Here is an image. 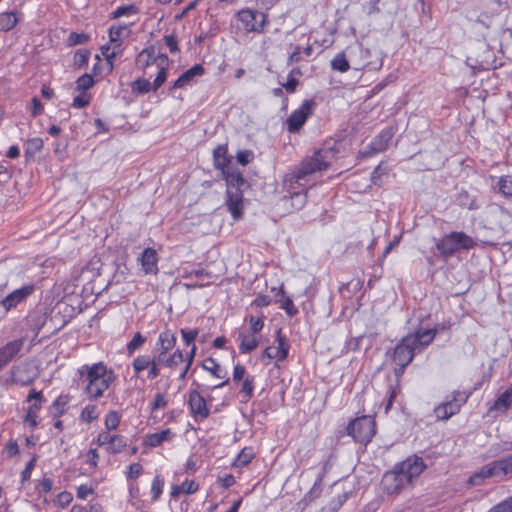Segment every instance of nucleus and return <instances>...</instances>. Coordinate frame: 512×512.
<instances>
[{
    "label": "nucleus",
    "instance_id": "1",
    "mask_svg": "<svg viewBox=\"0 0 512 512\" xmlns=\"http://www.w3.org/2000/svg\"><path fill=\"white\" fill-rule=\"evenodd\" d=\"M426 468L421 457H408L397 464L392 471L386 472L381 480L383 492L387 495H397L405 489L413 479L417 478Z\"/></svg>",
    "mask_w": 512,
    "mask_h": 512
},
{
    "label": "nucleus",
    "instance_id": "2",
    "mask_svg": "<svg viewBox=\"0 0 512 512\" xmlns=\"http://www.w3.org/2000/svg\"><path fill=\"white\" fill-rule=\"evenodd\" d=\"M436 333V329H418L400 340L392 353V359L398 366L394 369L397 376L403 374L416 352H421L434 340Z\"/></svg>",
    "mask_w": 512,
    "mask_h": 512
},
{
    "label": "nucleus",
    "instance_id": "3",
    "mask_svg": "<svg viewBox=\"0 0 512 512\" xmlns=\"http://www.w3.org/2000/svg\"><path fill=\"white\" fill-rule=\"evenodd\" d=\"M333 157V152L328 148L315 150L311 156L302 160L297 169L285 176L284 185L288 189H296L295 185L304 187L307 183L306 177L315 172L326 170L330 166Z\"/></svg>",
    "mask_w": 512,
    "mask_h": 512
},
{
    "label": "nucleus",
    "instance_id": "4",
    "mask_svg": "<svg viewBox=\"0 0 512 512\" xmlns=\"http://www.w3.org/2000/svg\"><path fill=\"white\" fill-rule=\"evenodd\" d=\"M78 372L85 377L87 381L85 392L92 400L102 397L116 379L115 373L108 370L103 362L95 363L92 366L83 365Z\"/></svg>",
    "mask_w": 512,
    "mask_h": 512
},
{
    "label": "nucleus",
    "instance_id": "5",
    "mask_svg": "<svg viewBox=\"0 0 512 512\" xmlns=\"http://www.w3.org/2000/svg\"><path fill=\"white\" fill-rule=\"evenodd\" d=\"M168 63V56L156 55L154 46L143 49L136 57V65L140 69H146L153 64L157 65L158 72L153 81V91L158 90L166 82Z\"/></svg>",
    "mask_w": 512,
    "mask_h": 512
},
{
    "label": "nucleus",
    "instance_id": "6",
    "mask_svg": "<svg viewBox=\"0 0 512 512\" xmlns=\"http://www.w3.org/2000/svg\"><path fill=\"white\" fill-rule=\"evenodd\" d=\"M490 477L512 478V454L483 466L469 477L468 483L482 485L484 480Z\"/></svg>",
    "mask_w": 512,
    "mask_h": 512
},
{
    "label": "nucleus",
    "instance_id": "7",
    "mask_svg": "<svg viewBox=\"0 0 512 512\" xmlns=\"http://www.w3.org/2000/svg\"><path fill=\"white\" fill-rule=\"evenodd\" d=\"M476 242L464 232H451L441 238L436 248L444 259L451 257L459 249H471Z\"/></svg>",
    "mask_w": 512,
    "mask_h": 512
},
{
    "label": "nucleus",
    "instance_id": "8",
    "mask_svg": "<svg viewBox=\"0 0 512 512\" xmlns=\"http://www.w3.org/2000/svg\"><path fill=\"white\" fill-rule=\"evenodd\" d=\"M376 431L375 421L371 416H362L352 420L347 426V433L356 442L367 444Z\"/></svg>",
    "mask_w": 512,
    "mask_h": 512
},
{
    "label": "nucleus",
    "instance_id": "9",
    "mask_svg": "<svg viewBox=\"0 0 512 512\" xmlns=\"http://www.w3.org/2000/svg\"><path fill=\"white\" fill-rule=\"evenodd\" d=\"M315 107L316 102L313 99L303 101L301 106L287 119L288 130L290 132L298 131L304 125L308 117L313 114Z\"/></svg>",
    "mask_w": 512,
    "mask_h": 512
},
{
    "label": "nucleus",
    "instance_id": "10",
    "mask_svg": "<svg viewBox=\"0 0 512 512\" xmlns=\"http://www.w3.org/2000/svg\"><path fill=\"white\" fill-rule=\"evenodd\" d=\"M26 401H34V403L27 408L26 415L24 417V422L33 429L38 425V413L41 410L45 399L43 397L42 391H36L35 389H32L29 392Z\"/></svg>",
    "mask_w": 512,
    "mask_h": 512
},
{
    "label": "nucleus",
    "instance_id": "11",
    "mask_svg": "<svg viewBox=\"0 0 512 512\" xmlns=\"http://www.w3.org/2000/svg\"><path fill=\"white\" fill-rule=\"evenodd\" d=\"M276 342V346H269L264 350L262 354V360L267 358L269 360L277 359L278 361H283L287 358L289 352V344L286 337L282 334L281 329L276 331Z\"/></svg>",
    "mask_w": 512,
    "mask_h": 512
},
{
    "label": "nucleus",
    "instance_id": "12",
    "mask_svg": "<svg viewBox=\"0 0 512 512\" xmlns=\"http://www.w3.org/2000/svg\"><path fill=\"white\" fill-rule=\"evenodd\" d=\"M34 291L32 284L24 285L23 287L16 289L9 293L7 296L2 298L0 301V307L3 308L4 313H7L11 309L17 307L18 304L23 302L28 296Z\"/></svg>",
    "mask_w": 512,
    "mask_h": 512
},
{
    "label": "nucleus",
    "instance_id": "13",
    "mask_svg": "<svg viewBox=\"0 0 512 512\" xmlns=\"http://www.w3.org/2000/svg\"><path fill=\"white\" fill-rule=\"evenodd\" d=\"M237 16L246 31H260L265 23V17L262 13L249 9L241 10Z\"/></svg>",
    "mask_w": 512,
    "mask_h": 512
},
{
    "label": "nucleus",
    "instance_id": "14",
    "mask_svg": "<svg viewBox=\"0 0 512 512\" xmlns=\"http://www.w3.org/2000/svg\"><path fill=\"white\" fill-rule=\"evenodd\" d=\"M23 346V339H15L0 347V371L19 355Z\"/></svg>",
    "mask_w": 512,
    "mask_h": 512
},
{
    "label": "nucleus",
    "instance_id": "15",
    "mask_svg": "<svg viewBox=\"0 0 512 512\" xmlns=\"http://www.w3.org/2000/svg\"><path fill=\"white\" fill-rule=\"evenodd\" d=\"M225 204L234 220L243 215V190L227 189Z\"/></svg>",
    "mask_w": 512,
    "mask_h": 512
},
{
    "label": "nucleus",
    "instance_id": "16",
    "mask_svg": "<svg viewBox=\"0 0 512 512\" xmlns=\"http://www.w3.org/2000/svg\"><path fill=\"white\" fill-rule=\"evenodd\" d=\"M188 404L193 416L196 419H206L209 416L210 412L206 401L198 391H190Z\"/></svg>",
    "mask_w": 512,
    "mask_h": 512
},
{
    "label": "nucleus",
    "instance_id": "17",
    "mask_svg": "<svg viewBox=\"0 0 512 512\" xmlns=\"http://www.w3.org/2000/svg\"><path fill=\"white\" fill-rule=\"evenodd\" d=\"M460 398H454L451 401L445 402L437 406L434 410L436 418L439 420H447L451 416L455 415L461 405L466 401V398L459 394Z\"/></svg>",
    "mask_w": 512,
    "mask_h": 512
},
{
    "label": "nucleus",
    "instance_id": "18",
    "mask_svg": "<svg viewBox=\"0 0 512 512\" xmlns=\"http://www.w3.org/2000/svg\"><path fill=\"white\" fill-rule=\"evenodd\" d=\"M139 261L145 274H156L158 272V257L155 249L146 248L142 252Z\"/></svg>",
    "mask_w": 512,
    "mask_h": 512
},
{
    "label": "nucleus",
    "instance_id": "19",
    "mask_svg": "<svg viewBox=\"0 0 512 512\" xmlns=\"http://www.w3.org/2000/svg\"><path fill=\"white\" fill-rule=\"evenodd\" d=\"M204 74V68L202 65L197 64L186 70L183 74L179 76V78L174 82L171 89L184 88L187 85H190L193 79L196 76H201Z\"/></svg>",
    "mask_w": 512,
    "mask_h": 512
},
{
    "label": "nucleus",
    "instance_id": "20",
    "mask_svg": "<svg viewBox=\"0 0 512 512\" xmlns=\"http://www.w3.org/2000/svg\"><path fill=\"white\" fill-rule=\"evenodd\" d=\"M157 362L161 364V366L169 367L174 369L178 367L184 361V355L181 350H176L173 354H168V352H157L156 354Z\"/></svg>",
    "mask_w": 512,
    "mask_h": 512
},
{
    "label": "nucleus",
    "instance_id": "21",
    "mask_svg": "<svg viewBox=\"0 0 512 512\" xmlns=\"http://www.w3.org/2000/svg\"><path fill=\"white\" fill-rule=\"evenodd\" d=\"M223 174L227 182V189L243 190V187L248 186L247 181L239 171L224 170Z\"/></svg>",
    "mask_w": 512,
    "mask_h": 512
},
{
    "label": "nucleus",
    "instance_id": "22",
    "mask_svg": "<svg viewBox=\"0 0 512 512\" xmlns=\"http://www.w3.org/2000/svg\"><path fill=\"white\" fill-rule=\"evenodd\" d=\"M176 344V335L170 330H165L159 334L156 344V352H169Z\"/></svg>",
    "mask_w": 512,
    "mask_h": 512
},
{
    "label": "nucleus",
    "instance_id": "23",
    "mask_svg": "<svg viewBox=\"0 0 512 512\" xmlns=\"http://www.w3.org/2000/svg\"><path fill=\"white\" fill-rule=\"evenodd\" d=\"M213 159L215 168L224 172L230 163V158L228 157L227 153V146L218 145L213 151Z\"/></svg>",
    "mask_w": 512,
    "mask_h": 512
},
{
    "label": "nucleus",
    "instance_id": "24",
    "mask_svg": "<svg viewBox=\"0 0 512 512\" xmlns=\"http://www.w3.org/2000/svg\"><path fill=\"white\" fill-rule=\"evenodd\" d=\"M393 133L390 130L382 131L377 137L373 139L370 144L371 149L374 152H382L387 147L389 142L392 140Z\"/></svg>",
    "mask_w": 512,
    "mask_h": 512
},
{
    "label": "nucleus",
    "instance_id": "25",
    "mask_svg": "<svg viewBox=\"0 0 512 512\" xmlns=\"http://www.w3.org/2000/svg\"><path fill=\"white\" fill-rule=\"evenodd\" d=\"M172 437V432L170 429L162 430L157 433L149 434L145 437L144 443L149 447H157L161 445L164 441L170 440Z\"/></svg>",
    "mask_w": 512,
    "mask_h": 512
},
{
    "label": "nucleus",
    "instance_id": "26",
    "mask_svg": "<svg viewBox=\"0 0 512 512\" xmlns=\"http://www.w3.org/2000/svg\"><path fill=\"white\" fill-rule=\"evenodd\" d=\"M238 339L240 340L239 350L243 354L253 351L259 345V341L254 335L240 333Z\"/></svg>",
    "mask_w": 512,
    "mask_h": 512
},
{
    "label": "nucleus",
    "instance_id": "27",
    "mask_svg": "<svg viewBox=\"0 0 512 512\" xmlns=\"http://www.w3.org/2000/svg\"><path fill=\"white\" fill-rule=\"evenodd\" d=\"M512 405V387L504 391L494 402L491 410L507 411Z\"/></svg>",
    "mask_w": 512,
    "mask_h": 512
},
{
    "label": "nucleus",
    "instance_id": "28",
    "mask_svg": "<svg viewBox=\"0 0 512 512\" xmlns=\"http://www.w3.org/2000/svg\"><path fill=\"white\" fill-rule=\"evenodd\" d=\"M18 23V18L14 12H4L0 14V31L8 32Z\"/></svg>",
    "mask_w": 512,
    "mask_h": 512
},
{
    "label": "nucleus",
    "instance_id": "29",
    "mask_svg": "<svg viewBox=\"0 0 512 512\" xmlns=\"http://www.w3.org/2000/svg\"><path fill=\"white\" fill-rule=\"evenodd\" d=\"M279 295H282V299H276V303H279L280 308L285 310L288 316L292 317L298 313L297 308L294 306L291 298L285 296L284 290L281 288L279 290Z\"/></svg>",
    "mask_w": 512,
    "mask_h": 512
},
{
    "label": "nucleus",
    "instance_id": "30",
    "mask_svg": "<svg viewBox=\"0 0 512 512\" xmlns=\"http://www.w3.org/2000/svg\"><path fill=\"white\" fill-rule=\"evenodd\" d=\"M25 366H16L13 367L11 370V381L14 384H20L22 386L29 385L33 381V377H23L21 375L22 371L24 370Z\"/></svg>",
    "mask_w": 512,
    "mask_h": 512
},
{
    "label": "nucleus",
    "instance_id": "31",
    "mask_svg": "<svg viewBox=\"0 0 512 512\" xmlns=\"http://www.w3.org/2000/svg\"><path fill=\"white\" fill-rule=\"evenodd\" d=\"M202 368L217 378H224L226 375V373H222L221 366L211 357L203 362Z\"/></svg>",
    "mask_w": 512,
    "mask_h": 512
},
{
    "label": "nucleus",
    "instance_id": "32",
    "mask_svg": "<svg viewBox=\"0 0 512 512\" xmlns=\"http://www.w3.org/2000/svg\"><path fill=\"white\" fill-rule=\"evenodd\" d=\"M498 192L505 197H512V176L506 175L498 179Z\"/></svg>",
    "mask_w": 512,
    "mask_h": 512
},
{
    "label": "nucleus",
    "instance_id": "33",
    "mask_svg": "<svg viewBox=\"0 0 512 512\" xmlns=\"http://www.w3.org/2000/svg\"><path fill=\"white\" fill-rule=\"evenodd\" d=\"M42 148L43 140L41 138H31L27 141L25 155L26 157H34L37 153H39L42 150Z\"/></svg>",
    "mask_w": 512,
    "mask_h": 512
},
{
    "label": "nucleus",
    "instance_id": "34",
    "mask_svg": "<svg viewBox=\"0 0 512 512\" xmlns=\"http://www.w3.org/2000/svg\"><path fill=\"white\" fill-rule=\"evenodd\" d=\"M68 402H69V397L67 395H60L59 397H57V399L51 405L52 414L55 417H58V416H61L62 414H64Z\"/></svg>",
    "mask_w": 512,
    "mask_h": 512
},
{
    "label": "nucleus",
    "instance_id": "35",
    "mask_svg": "<svg viewBox=\"0 0 512 512\" xmlns=\"http://www.w3.org/2000/svg\"><path fill=\"white\" fill-rule=\"evenodd\" d=\"M132 92L139 94H146L150 90H153V84H151L147 79L138 78L131 84Z\"/></svg>",
    "mask_w": 512,
    "mask_h": 512
},
{
    "label": "nucleus",
    "instance_id": "36",
    "mask_svg": "<svg viewBox=\"0 0 512 512\" xmlns=\"http://www.w3.org/2000/svg\"><path fill=\"white\" fill-rule=\"evenodd\" d=\"M331 67L333 70L339 72H346L349 70V62L347 61L344 53H338L331 61Z\"/></svg>",
    "mask_w": 512,
    "mask_h": 512
},
{
    "label": "nucleus",
    "instance_id": "37",
    "mask_svg": "<svg viewBox=\"0 0 512 512\" xmlns=\"http://www.w3.org/2000/svg\"><path fill=\"white\" fill-rule=\"evenodd\" d=\"M253 390H254V377L253 376H247L241 386L240 393L243 396V402H247L251 399L253 396Z\"/></svg>",
    "mask_w": 512,
    "mask_h": 512
},
{
    "label": "nucleus",
    "instance_id": "38",
    "mask_svg": "<svg viewBox=\"0 0 512 512\" xmlns=\"http://www.w3.org/2000/svg\"><path fill=\"white\" fill-rule=\"evenodd\" d=\"M139 12L138 7L135 5L119 6L116 10L111 13L112 19H117L123 16L135 15Z\"/></svg>",
    "mask_w": 512,
    "mask_h": 512
},
{
    "label": "nucleus",
    "instance_id": "39",
    "mask_svg": "<svg viewBox=\"0 0 512 512\" xmlns=\"http://www.w3.org/2000/svg\"><path fill=\"white\" fill-rule=\"evenodd\" d=\"M151 358L152 357L149 355H139L133 360L132 366L136 375L145 369H148Z\"/></svg>",
    "mask_w": 512,
    "mask_h": 512
},
{
    "label": "nucleus",
    "instance_id": "40",
    "mask_svg": "<svg viewBox=\"0 0 512 512\" xmlns=\"http://www.w3.org/2000/svg\"><path fill=\"white\" fill-rule=\"evenodd\" d=\"M145 341V337L140 332L135 333L133 338L126 346L128 355H132L136 350L141 348Z\"/></svg>",
    "mask_w": 512,
    "mask_h": 512
},
{
    "label": "nucleus",
    "instance_id": "41",
    "mask_svg": "<svg viewBox=\"0 0 512 512\" xmlns=\"http://www.w3.org/2000/svg\"><path fill=\"white\" fill-rule=\"evenodd\" d=\"M348 499V495L341 494L338 495L336 498H333L328 505L324 506L322 509L326 512H337L342 505L346 502Z\"/></svg>",
    "mask_w": 512,
    "mask_h": 512
},
{
    "label": "nucleus",
    "instance_id": "42",
    "mask_svg": "<svg viewBox=\"0 0 512 512\" xmlns=\"http://www.w3.org/2000/svg\"><path fill=\"white\" fill-rule=\"evenodd\" d=\"M99 417V412L95 405H87L81 412L80 418L82 421L91 423Z\"/></svg>",
    "mask_w": 512,
    "mask_h": 512
},
{
    "label": "nucleus",
    "instance_id": "43",
    "mask_svg": "<svg viewBox=\"0 0 512 512\" xmlns=\"http://www.w3.org/2000/svg\"><path fill=\"white\" fill-rule=\"evenodd\" d=\"M126 446V442L122 436L113 435L112 440L108 446V450L112 454L121 452Z\"/></svg>",
    "mask_w": 512,
    "mask_h": 512
},
{
    "label": "nucleus",
    "instance_id": "44",
    "mask_svg": "<svg viewBox=\"0 0 512 512\" xmlns=\"http://www.w3.org/2000/svg\"><path fill=\"white\" fill-rule=\"evenodd\" d=\"M120 423V415L116 411H110L105 417V427L108 431L116 430Z\"/></svg>",
    "mask_w": 512,
    "mask_h": 512
},
{
    "label": "nucleus",
    "instance_id": "45",
    "mask_svg": "<svg viewBox=\"0 0 512 512\" xmlns=\"http://www.w3.org/2000/svg\"><path fill=\"white\" fill-rule=\"evenodd\" d=\"M94 85V79L90 74L80 76L76 81V88L79 91L85 92Z\"/></svg>",
    "mask_w": 512,
    "mask_h": 512
},
{
    "label": "nucleus",
    "instance_id": "46",
    "mask_svg": "<svg viewBox=\"0 0 512 512\" xmlns=\"http://www.w3.org/2000/svg\"><path fill=\"white\" fill-rule=\"evenodd\" d=\"M163 487H164V480L161 476L157 475L153 479L152 485H151V494H152V499L154 501H157L159 499L160 495L162 494Z\"/></svg>",
    "mask_w": 512,
    "mask_h": 512
},
{
    "label": "nucleus",
    "instance_id": "47",
    "mask_svg": "<svg viewBox=\"0 0 512 512\" xmlns=\"http://www.w3.org/2000/svg\"><path fill=\"white\" fill-rule=\"evenodd\" d=\"M294 74H300L299 69L294 68L288 75V80L286 83L282 84V87L285 88V90L288 93H294L296 91V88L299 84L298 79H296L293 75Z\"/></svg>",
    "mask_w": 512,
    "mask_h": 512
},
{
    "label": "nucleus",
    "instance_id": "48",
    "mask_svg": "<svg viewBox=\"0 0 512 512\" xmlns=\"http://www.w3.org/2000/svg\"><path fill=\"white\" fill-rule=\"evenodd\" d=\"M253 459V453L251 450L243 449L237 456L234 465L236 467H244L248 465Z\"/></svg>",
    "mask_w": 512,
    "mask_h": 512
},
{
    "label": "nucleus",
    "instance_id": "49",
    "mask_svg": "<svg viewBox=\"0 0 512 512\" xmlns=\"http://www.w3.org/2000/svg\"><path fill=\"white\" fill-rule=\"evenodd\" d=\"M127 29L126 25H112L109 29V40L110 42L120 41V37L123 32Z\"/></svg>",
    "mask_w": 512,
    "mask_h": 512
},
{
    "label": "nucleus",
    "instance_id": "50",
    "mask_svg": "<svg viewBox=\"0 0 512 512\" xmlns=\"http://www.w3.org/2000/svg\"><path fill=\"white\" fill-rule=\"evenodd\" d=\"M89 40V36L85 33H70L68 43L71 46L85 44Z\"/></svg>",
    "mask_w": 512,
    "mask_h": 512
},
{
    "label": "nucleus",
    "instance_id": "51",
    "mask_svg": "<svg viewBox=\"0 0 512 512\" xmlns=\"http://www.w3.org/2000/svg\"><path fill=\"white\" fill-rule=\"evenodd\" d=\"M161 364L157 362V357L154 355L150 360V365L148 366V378L155 379L160 375Z\"/></svg>",
    "mask_w": 512,
    "mask_h": 512
},
{
    "label": "nucleus",
    "instance_id": "52",
    "mask_svg": "<svg viewBox=\"0 0 512 512\" xmlns=\"http://www.w3.org/2000/svg\"><path fill=\"white\" fill-rule=\"evenodd\" d=\"M253 158L254 154L251 150H241L236 155L237 162L241 165L249 164Z\"/></svg>",
    "mask_w": 512,
    "mask_h": 512
},
{
    "label": "nucleus",
    "instance_id": "53",
    "mask_svg": "<svg viewBox=\"0 0 512 512\" xmlns=\"http://www.w3.org/2000/svg\"><path fill=\"white\" fill-rule=\"evenodd\" d=\"M90 52L88 50H79L74 55V63L77 66H84L88 63Z\"/></svg>",
    "mask_w": 512,
    "mask_h": 512
},
{
    "label": "nucleus",
    "instance_id": "54",
    "mask_svg": "<svg viewBox=\"0 0 512 512\" xmlns=\"http://www.w3.org/2000/svg\"><path fill=\"white\" fill-rule=\"evenodd\" d=\"M181 334H182L183 341L187 345H190L197 338V336L199 334V330L198 329H193V330L181 329Z\"/></svg>",
    "mask_w": 512,
    "mask_h": 512
},
{
    "label": "nucleus",
    "instance_id": "55",
    "mask_svg": "<svg viewBox=\"0 0 512 512\" xmlns=\"http://www.w3.org/2000/svg\"><path fill=\"white\" fill-rule=\"evenodd\" d=\"M163 40H164L165 44L167 45V47L169 48L171 53L174 54L179 51L177 39L173 34L165 35Z\"/></svg>",
    "mask_w": 512,
    "mask_h": 512
},
{
    "label": "nucleus",
    "instance_id": "56",
    "mask_svg": "<svg viewBox=\"0 0 512 512\" xmlns=\"http://www.w3.org/2000/svg\"><path fill=\"white\" fill-rule=\"evenodd\" d=\"M182 491L188 495L194 494L199 486L194 480H186L181 485Z\"/></svg>",
    "mask_w": 512,
    "mask_h": 512
},
{
    "label": "nucleus",
    "instance_id": "57",
    "mask_svg": "<svg viewBox=\"0 0 512 512\" xmlns=\"http://www.w3.org/2000/svg\"><path fill=\"white\" fill-rule=\"evenodd\" d=\"M36 457H33L27 464L24 470L21 472V480L27 481L31 477L33 468L35 467Z\"/></svg>",
    "mask_w": 512,
    "mask_h": 512
},
{
    "label": "nucleus",
    "instance_id": "58",
    "mask_svg": "<svg viewBox=\"0 0 512 512\" xmlns=\"http://www.w3.org/2000/svg\"><path fill=\"white\" fill-rule=\"evenodd\" d=\"M90 103V97L87 96V95H79V96H76L74 99H73V107L75 108H84L86 106H88Z\"/></svg>",
    "mask_w": 512,
    "mask_h": 512
},
{
    "label": "nucleus",
    "instance_id": "59",
    "mask_svg": "<svg viewBox=\"0 0 512 512\" xmlns=\"http://www.w3.org/2000/svg\"><path fill=\"white\" fill-rule=\"evenodd\" d=\"M488 512H512V506L506 499L497 505L493 506Z\"/></svg>",
    "mask_w": 512,
    "mask_h": 512
},
{
    "label": "nucleus",
    "instance_id": "60",
    "mask_svg": "<svg viewBox=\"0 0 512 512\" xmlns=\"http://www.w3.org/2000/svg\"><path fill=\"white\" fill-rule=\"evenodd\" d=\"M249 323L251 326V330L253 333H258L263 329L264 322L261 318H256L254 316H251L249 319Z\"/></svg>",
    "mask_w": 512,
    "mask_h": 512
},
{
    "label": "nucleus",
    "instance_id": "61",
    "mask_svg": "<svg viewBox=\"0 0 512 512\" xmlns=\"http://www.w3.org/2000/svg\"><path fill=\"white\" fill-rule=\"evenodd\" d=\"M142 466L139 463H133L129 466V472H128V478L129 479H136L138 478L142 473Z\"/></svg>",
    "mask_w": 512,
    "mask_h": 512
},
{
    "label": "nucleus",
    "instance_id": "62",
    "mask_svg": "<svg viewBox=\"0 0 512 512\" xmlns=\"http://www.w3.org/2000/svg\"><path fill=\"white\" fill-rule=\"evenodd\" d=\"M73 496L70 492L63 491L57 495V501L62 506L65 507L72 501Z\"/></svg>",
    "mask_w": 512,
    "mask_h": 512
},
{
    "label": "nucleus",
    "instance_id": "63",
    "mask_svg": "<svg viewBox=\"0 0 512 512\" xmlns=\"http://www.w3.org/2000/svg\"><path fill=\"white\" fill-rule=\"evenodd\" d=\"M246 369L243 365L237 364L233 370V381L239 382L244 379Z\"/></svg>",
    "mask_w": 512,
    "mask_h": 512
},
{
    "label": "nucleus",
    "instance_id": "64",
    "mask_svg": "<svg viewBox=\"0 0 512 512\" xmlns=\"http://www.w3.org/2000/svg\"><path fill=\"white\" fill-rule=\"evenodd\" d=\"M43 110H44V107H43V104L41 103V101L37 97H34L32 99V108H31L32 116L35 117V116L42 114Z\"/></svg>",
    "mask_w": 512,
    "mask_h": 512
}]
</instances>
